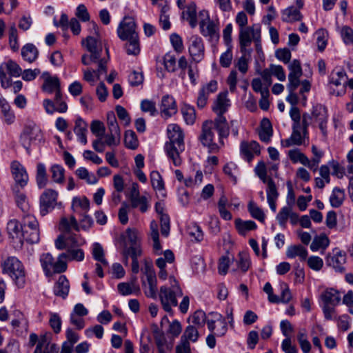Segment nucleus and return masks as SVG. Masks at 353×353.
<instances>
[{
    "mask_svg": "<svg viewBox=\"0 0 353 353\" xmlns=\"http://www.w3.org/2000/svg\"><path fill=\"white\" fill-rule=\"evenodd\" d=\"M108 132L105 136V141L102 138H98L92 142V147L95 151L103 152L105 150V145L110 147L117 146L121 142V131L117 123L114 114L111 112L108 114L107 121Z\"/></svg>",
    "mask_w": 353,
    "mask_h": 353,
    "instance_id": "423d86ee",
    "label": "nucleus"
},
{
    "mask_svg": "<svg viewBox=\"0 0 353 353\" xmlns=\"http://www.w3.org/2000/svg\"><path fill=\"white\" fill-rule=\"evenodd\" d=\"M234 223L238 232L243 236L245 235L248 231L254 230L256 228V224L251 220L243 221L241 219H236Z\"/></svg>",
    "mask_w": 353,
    "mask_h": 353,
    "instance_id": "09e8293b",
    "label": "nucleus"
},
{
    "mask_svg": "<svg viewBox=\"0 0 353 353\" xmlns=\"http://www.w3.org/2000/svg\"><path fill=\"white\" fill-rule=\"evenodd\" d=\"M176 111L177 106L174 99L170 95L163 96L160 105L161 116L167 119L175 114Z\"/></svg>",
    "mask_w": 353,
    "mask_h": 353,
    "instance_id": "4be33fe9",
    "label": "nucleus"
},
{
    "mask_svg": "<svg viewBox=\"0 0 353 353\" xmlns=\"http://www.w3.org/2000/svg\"><path fill=\"white\" fill-rule=\"evenodd\" d=\"M347 83V75L345 70L342 68L334 70L330 77V83L335 86L343 85Z\"/></svg>",
    "mask_w": 353,
    "mask_h": 353,
    "instance_id": "de8ad7c7",
    "label": "nucleus"
},
{
    "mask_svg": "<svg viewBox=\"0 0 353 353\" xmlns=\"http://www.w3.org/2000/svg\"><path fill=\"white\" fill-rule=\"evenodd\" d=\"M21 68L14 61L9 60L0 65V81L3 88H8L11 85V80L6 76V72L11 77H18L21 74Z\"/></svg>",
    "mask_w": 353,
    "mask_h": 353,
    "instance_id": "9b49d317",
    "label": "nucleus"
},
{
    "mask_svg": "<svg viewBox=\"0 0 353 353\" xmlns=\"http://www.w3.org/2000/svg\"><path fill=\"white\" fill-rule=\"evenodd\" d=\"M198 329L199 328L196 327L194 325H188L181 336V341L189 343L190 341L193 343L196 342L199 336Z\"/></svg>",
    "mask_w": 353,
    "mask_h": 353,
    "instance_id": "3c124183",
    "label": "nucleus"
},
{
    "mask_svg": "<svg viewBox=\"0 0 353 353\" xmlns=\"http://www.w3.org/2000/svg\"><path fill=\"white\" fill-rule=\"evenodd\" d=\"M240 151L243 158L250 162L254 158V154H260V145L254 141L250 143L242 141L240 145Z\"/></svg>",
    "mask_w": 353,
    "mask_h": 353,
    "instance_id": "a878e982",
    "label": "nucleus"
},
{
    "mask_svg": "<svg viewBox=\"0 0 353 353\" xmlns=\"http://www.w3.org/2000/svg\"><path fill=\"white\" fill-rule=\"evenodd\" d=\"M208 318H210V316L209 315L207 316L204 312L197 310L192 316L191 319L192 323L194 324L193 325L197 328H200L205 325V322L207 323Z\"/></svg>",
    "mask_w": 353,
    "mask_h": 353,
    "instance_id": "bf43d9fd",
    "label": "nucleus"
},
{
    "mask_svg": "<svg viewBox=\"0 0 353 353\" xmlns=\"http://www.w3.org/2000/svg\"><path fill=\"white\" fill-rule=\"evenodd\" d=\"M10 170L14 181L12 187L24 189L29 180V176L25 167L19 161H14L11 163Z\"/></svg>",
    "mask_w": 353,
    "mask_h": 353,
    "instance_id": "2eb2a0df",
    "label": "nucleus"
},
{
    "mask_svg": "<svg viewBox=\"0 0 353 353\" xmlns=\"http://www.w3.org/2000/svg\"><path fill=\"white\" fill-rule=\"evenodd\" d=\"M267 201L272 211L274 212L276 210V201L279 198V194L277 190L275 183L272 178L269 179L268 182V187L266 189Z\"/></svg>",
    "mask_w": 353,
    "mask_h": 353,
    "instance_id": "c756f323",
    "label": "nucleus"
},
{
    "mask_svg": "<svg viewBox=\"0 0 353 353\" xmlns=\"http://www.w3.org/2000/svg\"><path fill=\"white\" fill-rule=\"evenodd\" d=\"M330 241L325 235H320L316 236L311 245L310 249L313 252L318 251L321 248H325L329 245Z\"/></svg>",
    "mask_w": 353,
    "mask_h": 353,
    "instance_id": "13d9d810",
    "label": "nucleus"
},
{
    "mask_svg": "<svg viewBox=\"0 0 353 353\" xmlns=\"http://www.w3.org/2000/svg\"><path fill=\"white\" fill-rule=\"evenodd\" d=\"M230 134V127L225 117H216L208 120L202 125L199 139L210 153H217L224 147V139Z\"/></svg>",
    "mask_w": 353,
    "mask_h": 353,
    "instance_id": "f257e3e1",
    "label": "nucleus"
},
{
    "mask_svg": "<svg viewBox=\"0 0 353 353\" xmlns=\"http://www.w3.org/2000/svg\"><path fill=\"white\" fill-rule=\"evenodd\" d=\"M230 106V101L228 99V92H221L214 102L212 110L217 114L216 117H225L223 114L228 111Z\"/></svg>",
    "mask_w": 353,
    "mask_h": 353,
    "instance_id": "5701e85b",
    "label": "nucleus"
},
{
    "mask_svg": "<svg viewBox=\"0 0 353 353\" xmlns=\"http://www.w3.org/2000/svg\"><path fill=\"white\" fill-rule=\"evenodd\" d=\"M92 256L96 261L101 262L103 265H108V261L104 257L103 249L100 243H94L92 245Z\"/></svg>",
    "mask_w": 353,
    "mask_h": 353,
    "instance_id": "0e129e2a",
    "label": "nucleus"
},
{
    "mask_svg": "<svg viewBox=\"0 0 353 353\" xmlns=\"http://www.w3.org/2000/svg\"><path fill=\"white\" fill-rule=\"evenodd\" d=\"M150 176L153 189L159 192L163 197L165 196L164 182L159 172L155 170L152 171Z\"/></svg>",
    "mask_w": 353,
    "mask_h": 353,
    "instance_id": "a18cd8bd",
    "label": "nucleus"
},
{
    "mask_svg": "<svg viewBox=\"0 0 353 353\" xmlns=\"http://www.w3.org/2000/svg\"><path fill=\"white\" fill-rule=\"evenodd\" d=\"M52 179L54 182L61 184L64 182L65 170L58 164H54L50 168Z\"/></svg>",
    "mask_w": 353,
    "mask_h": 353,
    "instance_id": "6e6d98bb",
    "label": "nucleus"
},
{
    "mask_svg": "<svg viewBox=\"0 0 353 353\" xmlns=\"http://www.w3.org/2000/svg\"><path fill=\"white\" fill-rule=\"evenodd\" d=\"M169 141L166 143H184V134L177 124H170L167 128Z\"/></svg>",
    "mask_w": 353,
    "mask_h": 353,
    "instance_id": "2f4dec72",
    "label": "nucleus"
},
{
    "mask_svg": "<svg viewBox=\"0 0 353 353\" xmlns=\"http://www.w3.org/2000/svg\"><path fill=\"white\" fill-rule=\"evenodd\" d=\"M210 318L208 319V328L211 333L216 336H223L227 332L228 325L225 319L219 313L211 312Z\"/></svg>",
    "mask_w": 353,
    "mask_h": 353,
    "instance_id": "4468645a",
    "label": "nucleus"
},
{
    "mask_svg": "<svg viewBox=\"0 0 353 353\" xmlns=\"http://www.w3.org/2000/svg\"><path fill=\"white\" fill-rule=\"evenodd\" d=\"M17 319L11 321V325L15 330L17 335L26 336L28 332L29 323L24 315L19 311L15 312Z\"/></svg>",
    "mask_w": 353,
    "mask_h": 353,
    "instance_id": "393cba45",
    "label": "nucleus"
},
{
    "mask_svg": "<svg viewBox=\"0 0 353 353\" xmlns=\"http://www.w3.org/2000/svg\"><path fill=\"white\" fill-rule=\"evenodd\" d=\"M124 143L127 148L132 150H134L138 147L139 141L134 131H125L124 136Z\"/></svg>",
    "mask_w": 353,
    "mask_h": 353,
    "instance_id": "680f3d73",
    "label": "nucleus"
},
{
    "mask_svg": "<svg viewBox=\"0 0 353 353\" xmlns=\"http://www.w3.org/2000/svg\"><path fill=\"white\" fill-rule=\"evenodd\" d=\"M51 333L41 335L34 353H54L57 351V344L51 343Z\"/></svg>",
    "mask_w": 353,
    "mask_h": 353,
    "instance_id": "412c9836",
    "label": "nucleus"
},
{
    "mask_svg": "<svg viewBox=\"0 0 353 353\" xmlns=\"http://www.w3.org/2000/svg\"><path fill=\"white\" fill-rule=\"evenodd\" d=\"M3 272L7 274L19 288L26 283V272L21 262L16 257H8L3 263Z\"/></svg>",
    "mask_w": 353,
    "mask_h": 353,
    "instance_id": "0eeeda50",
    "label": "nucleus"
},
{
    "mask_svg": "<svg viewBox=\"0 0 353 353\" xmlns=\"http://www.w3.org/2000/svg\"><path fill=\"white\" fill-rule=\"evenodd\" d=\"M252 88L256 92H260L261 97L269 96V87L266 86L259 78L254 79L252 81Z\"/></svg>",
    "mask_w": 353,
    "mask_h": 353,
    "instance_id": "338daca9",
    "label": "nucleus"
},
{
    "mask_svg": "<svg viewBox=\"0 0 353 353\" xmlns=\"http://www.w3.org/2000/svg\"><path fill=\"white\" fill-rule=\"evenodd\" d=\"M303 15L300 10L294 6L288 7L281 11V19L284 22L294 23L302 19Z\"/></svg>",
    "mask_w": 353,
    "mask_h": 353,
    "instance_id": "f704fd0d",
    "label": "nucleus"
},
{
    "mask_svg": "<svg viewBox=\"0 0 353 353\" xmlns=\"http://www.w3.org/2000/svg\"><path fill=\"white\" fill-rule=\"evenodd\" d=\"M70 290V284L67 278L61 275L54 286V293L56 296L65 299L68 294Z\"/></svg>",
    "mask_w": 353,
    "mask_h": 353,
    "instance_id": "4c0bfd02",
    "label": "nucleus"
},
{
    "mask_svg": "<svg viewBox=\"0 0 353 353\" xmlns=\"http://www.w3.org/2000/svg\"><path fill=\"white\" fill-rule=\"evenodd\" d=\"M272 126L268 119L264 118L261 122V129L259 133L260 139L265 142L268 143L272 136Z\"/></svg>",
    "mask_w": 353,
    "mask_h": 353,
    "instance_id": "37998d69",
    "label": "nucleus"
},
{
    "mask_svg": "<svg viewBox=\"0 0 353 353\" xmlns=\"http://www.w3.org/2000/svg\"><path fill=\"white\" fill-rule=\"evenodd\" d=\"M200 14H205V17L199 22L201 33L204 37H208L212 41H217L219 38L218 26L210 19L208 12L202 11Z\"/></svg>",
    "mask_w": 353,
    "mask_h": 353,
    "instance_id": "dca6fc26",
    "label": "nucleus"
},
{
    "mask_svg": "<svg viewBox=\"0 0 353 353\" xmlns=\"http://www.w3.org/2000/svg\"><path fill=\"white\" fill-rule=\"evenodd\" d=\"M21 56L26 61L31 63L37 59L39 50L32 43H27L21 48Z\"/></svg>",
    "mask_w": 353,
    "mask_h": 353,
    "instance_id": "a19ab883",
    "label": "nucleus"
},
{
    "mask_svg": "<svg viewBox=\"0 0 353 353\" xmlns=\"http://www.w3.org/2000/svg\"><path fill=\"white\" fill-rule=\"evenodd\" d=\"M166 154L170 159L175 166L181 165L182 159L180 157L185 150L184 143H165L164 146Z\"/></svg>",
    "mask_w": 353,
    "mask_h": 353,
    "instance_id": "aec40b11",
    "label": "nucleus"
},
{
    "mask_svg": "<svg viewBox=\"0 0 353 353\" xmlns=\"http://www.w3.org/2000/svg\"><path fill=\"white\" fill-rule=\"evenodd\" d=\"M150 236L153 241V248L155 251H160L161 246L159 242V226L158 223L155 221L150 222Z\"/></svg>",
    "mask_w": 353,
    "mask_h": 353,
    "instance_id": "5fc2aeb1",
    "label": "nucleus"
},
{
    "mask_svg": "<svg viewBox=\"0 0 353 353\" xmlns=\"http://www.w3.org/2000/svg\"><path fill=\"white\" fill-rule=\"evenodd\" d=\"M346 262V254L344 252L336 250L333 256L327 259V264L332 267L336 272L345 271L344 264Z\"/></svg>",
    "mask_w": 353,
    "mask_h": 353,
    "instance_id": "bb28decb",
    "label": "nucleus"
},
{
    "mask_svg": "<svg viewBox=\"0 0 353 353\" xmlns=\"http://www.w3.org/2000/svg\"><path fill=\"white\" fill-rule=\"evenodd\" d=\"M239 39L241 51L244 52L247 47L250 46L252 41H261V26L253 24L251 26L240 29Z\"/></svg>",
    "mask_w": 353,
    "mask_h": 353,
    "instance_id": "9d476101",
    "label": "nucleus"
},
{
    "mask_svg": "<svg viewBox=\"0 0 353 353\" xmlns=\"http://www.w3.org/2000/svg\"><path fill=\"white\" fill-rule=\"evenodd\" d=\"M320 298L323 304L336 306L341 300V295L336 290L329 288L321 293Z\"/></svg>",
    "mask_w": 353,
    "mask_h": 353,
    "instance_id": "7c9ffc66",
    "label": "nucleus"
},
{
    "mask_svg": "<svg viewBox=\"0 0 353 353\" xmlns=\"http://www.w3.org/2000/svg\"><path fill=\"white\" fill-rule=\"evenodd\" d=\"M144 273L146 277L145 281H143V289L146 296L153 299H157V279L156 273L150 265H146L144 269Z\"/></svg>",
    "mask_w": 353,
    "mask_h": 353,
    "instance_id": "f8f14e48",
    "label": "nucleus"
},
{
    "mask_svg": "<svg viewBox=\"0 0 353 353\" xmlns=\"http://www.w3.org/2000/svg\"><path fill=\"white\" fill-rule=\"evenodd\" d=\"M119 292L123 296L138 294L140 293V288L135 281L120 283L117 285Z\"/></svg>",
    "mask_w": 353,
    "mask_h": 353,
    "instance_id": "ea45409f",
    "label": "nucleus"
},
{
    "mask_svg": "<svg viewBox=\"0 0 353 353\" xmlns=\"http://www.w3.org/2000/svg\"><path fill=\"white\" fill-rule=\"evenodd\" d=\"M155 210L160 215L161 231L164 236H168L170 232V218L168 214L163 213V205L161 202L155 204Z\"/></svg>",
    "mask_w": 353,
    "mask_h": 353,
    "instance_id": "72a5a7b5",
    "label": "nucleus"
},
{
    "mask_svg": "<svg viewBox=\"0 0 353 353\" xmlns=\"http://www.w3.org/2000/svg\"><path fill=\"white\" fill-rule=\"evenodd\" d=\"M124 241L123 249L138 248H141L139 243V232L134 228H128L125 234L121 236Z\"/></svg>",
    "mask_w": 353,
    "mask_h": 353,
    "instance_id": "cd10ccee",
    "label": "nucleus"
},
{
    "mask_svg": "<svg viewBox=\"0 0 353 353\" xmlns=\"http://www.w3.org/2000/svg\"><path fill=\"white\" fill-rule=\"evenodd\" d=\"M43 104L46 112L50 114H53L54 112L64 113L68 110V105L63 100L61 91H58L57 94H55L54 102L50 99H45Z\"/></svg>",
    "mask_w": 353,
    "mask_h": 353,
    "instance_id": "6ab92c4d",
    "label": "nucleus"
},
{
    "mask_svg": "<svg viewBox=\"0 0 353 353\" xmlns=\"http://www.w3.org/2000/svg\"><path fill=\"white\" fill-rule=\"evenodd\" d=\"M122 254L124 258L123 262L126 265L128 264V258H132V271L135 274L138 273L139 270L138 257L142 254L141 248H132L123 249Z\"/></svg>",
    "mask_w": 353,
    "mask_h": 353,
    "instance_id": "b1692460",
    "label": "nucleus"
},
{
    "mask_svg": "<svg viewBox=\"0 0 353 353\" xmlns=\"http://www.w3.org/2000/svg\"><path fill=\"white\" fill-rule=\"evenodd\" d=\"M7 230L12 239L17 240L21 245L23 244L25 240L22 237L21 223L17 220H10L7 224Z\"/></svg>",
    "mask_w": 353,
    "mask_h": 353,
    "instance_id": "e433bc0d",
    "label": "nucleus"
},
{
    "mask_svg": "<svg viewBox=\"0 0 353 353\" xmlns=\"http://www.w3.org/2000/svg\"><path fill=\"white\" fill-rule=\"evenodd\" d=\"M71 208L75 213H87L90 210V201L85 196H74L72 200Z\"/></svg>",
    "mask_w": 353,
    "mask_h": 353,
    "instance_id": "c9c22d12",
    "label": "nucleus"
},
{
    "mask_svg": "<svg viewBox=\"0 0 353 353\" xmlns=\"http://www.w3.org/2000/svg\"><path fill=\"white\" fill-rule=\"evenodd\" d=\"M40 263L41 267L45 272L46 275L51 274L53 271L54 267V258L50 253H45L41 255L40 256Z\"/></svg>",
    "mask_w": 353,
    "mask_h": 353,
    "instance_id": "603ef678",
    "label": "nucleus"
},
{
    "mask_svg": "<svg viewBox=\"0 0 353 353\" xmlns=\"http://www.w3.org/2000/svg\"><path fill=\"white\" fill-rule=\"evenodd\" d=\"M135 20L125 17L120 22L117 33L119 38L125 41V50L128 55L137 56L141 52V45Z\"/></svg>",
    "mask_w": 353,
    "mask_h": 353,
    "instance_id": "f03ea898",
    "label": "nucleus"
},
{
    "mask_svg": "<svg viewBox=\"0 0 353 353\" xmlns=\"http://www.w3.org/2000/svg\"><path fill=\"white\" fill-rule=\"evenodd\" d=\"M170 285H162L160 287L159 297L163 309L168 313L172 312V307L178 305L179 297L183 296V291L176 279L170 276L169 277Z\"/></svg>",
    "mask_w": 353,
    "mask_h": 353,
    "instance_id": "39448f33",
    "label": "nucleus"
},
{
    "mask_svg": "<svg viewBox=\"0 0 353 353\" xmlns=\"http://www.w3.org/2000/svg\"><path fill=\"white\" fill-rule=\"evenodd\" d=\"M345 199V192L343 190L335 188L330 197V204L333 208L340 207Z\"/></svg>",
    "mask_w": 353,
    "mask_h": 353,
    "instance_id": "864d4df0",
    "label": "nucleus"
},
{
    "mask_svg": "<svg viewBox=\"0 0 353 353\" xmlns=\"http://www.w3.org/2000/svg\"><path fill=\"white\" fill-rule=\"evenodd\" d=\"M74 229L79 232L78 221L74 216H71L70 219L63 217L61 219L59 223V230L63 232L61 235L75 234L71 232V230Z\"/></svg>",
    "mask_w": 353,
    "mask_h": 353,
    "instance_id": "473e14b6",
    "label": "nucleus"
},
{
    "mask_svg": "<svg viewBox=\"0 0 353 353\" xmlns=\"http://www.w3.org/2000/svg\"><path fill=\"white\" fill-rule=\"evenodd\" d=\"M81 43L90 53V55L83 54L82 56L83 64L88 65L91 63H96L98 77L106 74L108 60L105 58H101L102 44L101 41L97 38L89 36L85 39H83Z\"/></svg>",
    "mask_w": 353,
    "mask_h": 353,
    "instance_id": "7ed1b4c3",
    "label": "nucleus"
},
{
    "mask_svg": "<svg viewBox=\"0 0 353 353\" xmlns=\"http://www.w3.org/2000/svg\"><path fill=\"white\" fill-rule=\"evenodd\" d=\"M169 10V6L165 5L161 8V14L159 16V25L164 30H168L171 27L169 16L167 14Z\"/></svg>",
    "mask_w": 353,
    "mask_h": 353,
    "instance_id": "e2e57ef3",
    "label": "nucleus"
},
{
    "mask_svg": "<svg viewBox=\"0 0 353 353\" xmlns=\"http://www.w3.org/2000/svg\"><path fill=\"white\" fill-rule=\"evenodd\" d=\"M42 78L43 79V84L42 89L44 92L51 94L52 92L61 91L60 89V81L58 77H51L49 72H45L42 74Z\"/></svg>",
    "mask_w": 353,
    "mask_h": 353,
    "instance_id": "c85d7f7f",
    "label": "nucleus"
},
{
    "mask_svg": "<svg viewBox=\"0 0 353 353\" xmlns=\"http://www.w3.org/2000/svg\"><path fill=\"white\" fill-rule=\"evenodd\" d=\"M23 189H19L17 187H12V190L14 195L15 201L17 206L24 212H28L30 210V205L27 196L23 191Z\"/></svg>",
    "mask_w": 353,
    "mask_h": 353,
    "instance_id": "58836bf2",
    "label": "nucleus"
},
{
    "mask_svg": "<svg viewBox=\"0 0 353 353\" xmlns=\"http://www.w3.org/2000/svg\"><path fill=\"white\" fill-rule=\"evenodd\" d=\"M22 237L27 243L33 244L39 241V223L32 214L26 212L21 223Z\"/></svg>",
    "mask_w": 353,
    "mask_h": 353,
    "instance_id": "6e6552de",
    "label": "nucleus"
},
{
    "mask_svg": "<svg viewBox=\"0 0 353 353\" xmlns=\"http://www.w3.org/2000/svg\"><path fill=\"white\" fill-rule=\"evenodd\" d=\"M87 123L81 118H78L76 120L75 125L74 128V132L78 137L79 141L83 145H85L87 143Z\"/></svg>",
    "mask_w": 353,
    "mask_h": 353,
    "instance_id": "79ce46f5",
    "label": "nucleus"
},
{
    "mask_svg": "<svg viewBox=\"0 0 353 353\" xmlns=\"http://www.w3.org/2000/svg\"><path fill=\"white\" fill-rule=\"evenodd\" d=\"M58 192L52 189L46 190L39 198L40 214L46 216L51 212L57 204Z\"/></svg>",
    "mask_w": 353,
    "mask_h": 353,
    "instance_id": "ddd939ff",
    "label": "nucleus"
},
{
    "mask_svg": "<svg viewBox=\"0 0 353 353\" xmlns=\"http://www.w3.org/2000/svg\"><path fill=\"white\" fill-rule=\"evenodd\" d=\"M67 261H69L65 254L63 252L60 254L57 257V261H54V263L52 272L54 273H61L65 272L67 269Z\"/></svg>",
    "mask_w": 353,
    "mask_h": 353,
    "instance_id": "69168bd1",
    "label": "nucleus"
},
{
    "mask_svg": "<svg viewBox=\"0 0 353 353\" xmlns=\"http://www.w3.org/2000/svg\"><path fill=\"white\" fill-rule=\"evenodd\" d=\"M163 64L165 70L169 72H174L176 70V59L174 54L170 52L163 57Z\"/></svg>",
    "mask_w": 353,
    "mask_h": 353,
    "instance_id": "052dcab7",
    "label": "nucleus"
},
{
    "mask_svg": "<svg viewBox=\"0 0 353 353\" xmlns=\"http://www.w3.org/2000/svg\"><path fill=\"white\" fill-rule=\"evenodd\" d=\"M43 141L42 132L35 124L26 125L20 136V142L29 154L31 145H38Z\"/></svg>",
    "mask_w": 353,
    "mask_h": 353,
    "instance_id": "1a4fd4ad",
    "label": "nucleus"
},
{
    "mask_svg": "<svg viewBox=\"0 0 353 353\" xmlns=\"http://www.w3.org/2000/svg\"><path fill=\"white\" fill-rule=\"evenodd\" d=\"M290 73L288 74V84L287 89L290 90L297 89L300 85V78L302 76V68L299 60H293L288 65Z\"/></svg>",
    "mask_w": 353,
    "mask_h": 353,
    "instance_id": "a211bd4d",
    "label": "nucleus"
},
{
    "mask_svg": "<svg viewBox=\"0 0 353 353\" xmlns=\"http://www.w3.org/2000/svg\"><path fill=\"white\" fill-rule=\"evenodd\" d=\"M85 243V239L77 234L59 235L54 241L57 249L66 250L63 253L69 261L77 262L83 261L85 258L84 251L80 248Z\"/></svg>",
    "mask_w": 353,
    "mask_h": 353,
    "instance_id": "20e7f679",
    "label": "nucleus"
},
{
    "mask_svg": "<svg viewBox=\"0 0 353 353\" xmlns=\"http://www.w3.org/2000/svg\"><path fill=\"white\" fill-rule=\"evenodd\" d=\"M181 114L186 124L193 125L196 121V112L193 106L184 104L181 109Z\"/></svg>",
    "mask_w": 353,
    "mask_h": 353,
    "instance_id": "8fccbe9b",
    "label": "nucleus"
},
{
    "mask_svg": "<svg viewBox=\"0 0 353 353\" xmlns=\"http://www.w3.org/2000/svg\"><path fill=\"white\" fill-rule=\"evenodd\" d=\"M182 18L188 21L190 26L194 28L197 25L196 9L194 3H190L182 12Z\"/></svg>",
    "mask_w": 353,
    "mask_h": 353,
    "instance_id": "c03bdc74",
    "label": "nucleus"
},
{
    "mask_svg": "<svg viewBox=\"0 0 353 353\" xmlns=\"http://www.w3.org/2000/svg\"><path fill=\"white\" fill-rule=\"evenodd\" d=\"M248 209L252 217L261 222H264L265 217V214L263 210L259 208L255 203L253 201L249 202Z\"/></svg>",
    "mask_w": 353,
    "mask_h": 353,
    "instance_id": "4d7b16f0",
    "label": "nucleus"
},
{
    "mask_svg": "<svg viewBox=\"0 0 353 353\" xmlns=\"http://www.w3.org/2000/svg\"><path fill=\"white\" fill-rule=\"evenodd\" d=\"M286 256L289 259L299 256L301 260L305 261L307 256V251L301 245H290L287 248Z\"/></svg>",
    "mask_w": 353,
    "mask_h": 353,
    "instance_id": "49530a36",
    "label": "nucleus"
},
{
    "mask_svg": "<svg viewBox=\"0 0 353 353\" xmlns=\"http://www.w3.org/2000/svg\"><path fill=\"white\" fill-rule=\"evenodd\" d=\"M188 51L194 61L199 63L203 59L205 48L200 37L192 35L190 37Z\"/></svg>",
    "mask_w": 353,
    "mask_h": 353,
    "instance_id": "f3484780",
    "label": "nucleus"
},
{
    "mask_svg": "<svg viewBox=\"0 0 353 353\" xmlns=\"http://www.w3.org/2000/svg\"><path fill=\"white\" fill-rule=\"evenodd\" d=\"M203 173L201 171L198 170L194 176V178L192 176L187 177L184 179V184L188 188H196L199 187L203 181Z\"/></svg>",
    "mask_w": 353,
    "mask_h": 353,
    "instance_id": "774afa93",
    "label": "nucleus"
}]
</instances>
